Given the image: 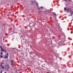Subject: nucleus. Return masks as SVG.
Listing matches in <instances>:
<instances>
[{
  "mask_svg": "<svg viewBox=\"0 0 73 73\" xmlns=\"http://www.w3.org/2000/svg\"><path fill=\"white\" fill-rule=\"evenodd\" d=\"M9 61H11V60H9Z\"/></svg>",
  "mask_w": 73,
  "mask_h": 73,
  "instance_id": "22",
  "label": "nucleus"
},
{
  "mask_svg": "<svg viewBox=\"0 0 73 73\" xmlns=\"http://www.w3.org/2000/svg\"><path fill=\"white\" fill-rule=\"evenodd\" d=\"M1 58H3V56L2 55H1Z\"/></svg>",
  "mask_w": 73,
  "mask_h": 73,
  "instance_id": "8",
  "label": "nucleus"
},
{
  "mask_svg": "<svg viewBox=\"0 0 73 73\" xmlns=\"http://www.w3.org/2000/svg\"><path fill=\"white\" fill-rule=\"evenodd\" d=\"M36 5H37V7H38V4H36Z\"/></svg>",
  "mask_w": 73,
  "mask_h": 73,
  "instance_id": "14",
  "label": "nucleus"
},
{
  "mask_svg": "<svg viewBox=\"0 0 73 73\" xmlns=\"http://www.w3.org/2000/svg\"><path fill=\"white\" fill-rule=\"evenodd\" d=\"M0 66H1L0 65Z\"/></svg>",
  "mask_w": 73,
  "mask_h": 73,
  "instance_id": "24",
  "label": "nucleus"
},
{
  "mask_svg": "<svg viewBox=\"0 0 73 73\" xmlns=\"http://www.w3.org/2000/svg\"><path fill=\"white\" fill-rule=\"evenodd\" d=\"M42 8H43V7H41L39 8H38V9L39 10H41V9H42Z\"/></svg>",
  "mask_w": 73,
  "mask_h": 73,
  "instance_id": "2",
  "label": "nucleus"
},
{
  "mask_svg": "<svg viewBox=\"0 0 73 73\" xmlns=\"http://www.w3.org/2000/svg\"><path fill=\"white\" fill-rule=\"evenodd\" d=\"M68 11H69V9H67L66 10Z\"/></svg>",
  "mask_w": 73,
  "mask_h": 73,
  "instance_id": "13",
  "label": "nucleus"
},
{
  "mask_svg": "<svg viewBox=\"0 0 73 73\" xmlns=\"http://www.w3.org/2000/svg\"><path fill=\"white\" fill-rule=\"evenodd\" d=\"M2 69H4V66H3L2 67Z\"/></svg>",
  "mask_w": 73,
  "mask_h": 73,
  "instance_id": "9",
  "label": "nucleus"
},
{
  "mask_svg": "<svg viewBox=\"0 0 73 73\" xmlns=\"http://www.w3.org/2000/svg\"><path fill=\"white\" fill-rule=\"evenodd\" d=\"M2 71L1 72V73H2Z\"/></svg>",
  "mask_w": 73,
  "mask_h": 73,
  "instance_id": "19",
  "label": "nucleus"
},
{
  "mask_svg": "<svg viewBox=\"0 0 73 73\" xmlns=\"http://www.w3.org/2000/svg\"><path fill=\"white\" fill-rule=\"evenodd\" d=\"M64 9L65 10H66L67 9H66V7H64Z\"/></svg>",
  "mask_w": 73,
  "mask_h": 73,
  "instance_id": "10",
  "label": "nucleus"
},
{
  "mask_svg": "<svg viewBox=\"0 0 73 73\" xmlns=\"http://www.w3.org/2000/svg\"><path fill=\"white\" fill-rule=\"evenodd\" d=\"M1 66H3V65H2V63H1Z\"/></svg>",
  "mask_w": 73,
  "mask_h": 73,
  "instance_id": "11",
  "label": "nucleus"
},
{
  "mask_svg": "<svg viewBox=\"0 0 73 73\" xmlns=\"http://www.w3.org/2000/svg\"><path fill=\"white\" fill-rule=\"evenodd\" d=\"M55 15L56 16V14H55Z\"/></svg>",
  "mask_w": 73,
  "mask_h": 73,
  "instance_id": "21",
  "label": "nucleus"
},
{
  "mask_svg": "<svg viewBox=\"0 0 73 73\" xmlns=\"http://www.w3.org/2000/svg\"><path fill=\"white\" fill-rule=\"evenodd\" d=\"M19 71H20V70H19Z\"/></svg>",
  "mask_w": 73,
  "mask_h": 73,
  "instance_id": "23",
  "label": "nucleus"
},
{
  "mask_svg": "<svg viewBox=\"0 0 73 73\" xmlns=\"http://www.w3.org/2000/svg\"><path fill=\"white\" fill-rule=\"evenodd\" d=\"M7 73V72H5V73Z\"/></svg>",
  "mask_w": 73,
  "mask_h": 73,
  "instance_id": "20",
  "label": "nucleus"
},
{
  "mask_svg": "<svg viewBox=\"0 0 73 73\" xmlns=\"http://www.w3.org/2000/svg\"><path fill=\"white\" fill-rule=\"evenodd\" d=\"M63 1H66V0H63Z\"/></svg>",
  "mask_w": 73,
  "mask_h": 73,
  "instance_id": "17",
  "label": "nucleus"
},
{
  "mask_svg": "<svg viewBox=\"0 0 73 73\" xmlns=\"http://www.w3.org/2000/svg\"><path fill=\"white\" fill-rule=\"evenodd\" d=\"M9 64H7L6 67H8V68H7V70H8V69H9V68H10V66L9 67Z\"/></svg>",
  "mask_w": 73,
  "mask_h": 73,
  "instance_id": "1",
  "label": "nucleus"
},
{
  "mask_svg": "<svg viewBox=\"0 0 73 73\" xmlns=\"http://www.w3.org/2000/svg\"><path fill=\"white\" fill-rule=\"evenodd\" d=\"M5 58H8V56H6V57H4Z\"/></svg>",
  "mask_w": 73,
  "mask_h": 73,
  "instance_id": "5",
  "label": "nucleus"
},
{
  "mask_svg": "<svg viewBox=\"0 0 73 73\" xmlns=\"http://www.w3.org/2000/svg\"><path fill=\"white\" fill-rule=\"evenodd\" d=\"M32 4H35V3H32Z\"/></svg>",
  "mask_w": 73,
  "mask_h": 73,
  "instance_id": "15",
  "label": "nucleus"
},
{
  "mask_svg": "<svg viewBox=\"0 0 73 73\" xmlns=\"http://www.w3.org/2000/svg\"><path fill=\"white\" fill-rule=\"evenodd\" d=\"M13 60H12L11 61V63H13Z\"/></svg>",
  "mask_w": 73,
  "mask_h": 73,
  "instance_id": "7",
  "label": "nucleus"
},
{
  "mask_svg": "<svg viewBox=\"0 0 73 73\" xmlns=\"http://www.w3.org/2000/svg\"><path fill=\"white\" fill-rule=\"evenodd\" d=\"M11 65H12V67H13V63H11Z\"/></svg>",
  "mask_w": 73,
  "mask_h": 73,
  "instance_id": "6",
  "label": "nucleus"
},
{
  "mask_svg": "<svg viewBox=\"0 0 73 73\" xmlns=\"http://www.w3.org/2000/svg\"><path fill=\"white\" fill-rule=\"evenodd\" d=\"M0 48H1V51H3V47H2V46H0Z\"/></svg>",
  "mask_w": 73,
  "mask_h": 73,
  "instance_id": "3",
  "label": "nucleus"
},
{
  "mask_svg": "<svg viewBox=\"0 0 73 73\" xmlns=\"http://www.w3.org/2000/svg\"><path fill=\"white\" fill-rule=\"evenodd\" d=\"M70 1H71V0H68Z\"/></svg>",
  "mask_w": 73,
  "mask_h": 73,
  "instance_id": "18",
  "label": "nucleus"
},
{
  "mask_svg": "<svg viewBox=\"0 0 73 73\" xmlns=\"http://www.w3.org/2000/svg\"><path fill=\"white\" fill-rule=\"evenodd\" d=\"M7 56H8V53H7Z\"/></svg>",
  "mask_w": 73,
  "mask_h": 73,
  "instance_id": "16",
  "label": "nucleus"
},
{
  "mask_svg": "<svg viewBox=\"0 0 73 73\" xmlns=\"http://www.w3.org/2000/svg\"><path fill=\"white\" fill-rule=\"evenodd\" d=\"M1 54L2 55L3 54V52H1Z\"/></svg>",
  "mask_w": 73,
  "mask_h": 73,
  "instance_id": "12",
  "label": "nucleus"
},
{
  "mask_svg": "<svg viewBox=\"0 0 73 73\" xmlns=\"http://www.w3.org/2000/svg\"><path fill=\"white\" fill-rule=\"evenodd\" d=\"M3 52H7V51H6L5 50H3Z\"/></svg>",
  "mask_w": 73,
  "mask_h": 73,
  "instance_id": "4",
  "label": "nucleus"
}]
</instances>
